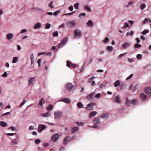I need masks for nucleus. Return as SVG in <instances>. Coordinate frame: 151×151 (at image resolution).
Instances as JSON below:
<instances>
[{"label":"nucleus","mask_w":151,"mask_h":151,"mask_svg":"<svg viewBox=\"0 0 151 151\" xmlns=\"http://www.w3.org/2000/svg\"><path fill=\"white\" fill-rule=\"evenodd\" d=\"M26 31H27L25 29H22L20 33L21 34H22V33H24L26 32Z\"/></svg>","instance_id":"nucleus-63"},{"label":"nucleus","mask_w":151,"mask_h":151,"mask_svg":"<svg viewBox=\"0 0 151 151\" xmlns=\"http://www.w3.org/2000/svg\"><path fill=\"white\" fill-rule=\"evenodd\" d=\"M18 61V58L17 57H14L13 58L12 63H16Z\"/></svg>","instance_id":"nucleus-32"},{"label":"nucleus","mask_w":151,"mask_h":151,"mask_svg":"<svg viewBox=\"0 0 151 151\" xmlns=\"http://www.w3.org/2000/svg\"><path fill=\"white\" fill-rule=\"evenodd\" d=\"M30 58L31 60H33L34 59V55L33 53H32L30 56Z\"/></svg>","instance_id":"nucleus-54"},{"label":"nucleus","mask_w":151,"mask_h":151,"mask_svg":"<svg viewBox=\"0 0 151 151\" xmlns=\"http://www.w3.org/2000/svg\"><path fill=\"white\" fill-rule=\"evenodd\" d=\"M133 76V74H131V75H130L127 78H126V80H128L130 79Z\"/></svg>","instance_id":"nucleus-58"},{"label":"nucleus","mask_w":151,"mask_h":151,"mask_svg":"<svg viewBox=\"0 0 151 151\" xmlns=\"http://www.w3.org/2000/svg\"><path fill=\"white\" fill-rule=\"evenodd\" d=\"M145 93L148 95L151 94V88L150 87H146L144 89Z\"/></svg>","instance_id":"nucleus-9"},{"label":"nucleus","mask_w":151,"mask_h":151,"mask_svg":"<svg viewBox=\"0 0 151 151\" xmlns=\"http://www.w3.org/2000/svg\"><path fill=\"white\" fill-rule=\"evenodd\" d=\"M95 94V93L92 92L86 98V99L89 100H91V99L94 96Z\"/></svg>","instance_id":"nucleus-16"},{"label":"nucleus","mask_w":151,"mask_h":151,"mask_svg":"<svg viewBox=\"0 0 151 151\" xmlns=\"http://www.w3.org/2000/svg\"><path fill=\"white\" fill-rule=\"evenodd\" d=\"M138 101L136 99H134L130 100L128 99L127 97L125 104L127 106H128L130 104H132L134 105H137L138 104Z\"/></svg>","instance_id":"nucleus-1"},{"label":"nucleus","mask_w":151,"mask_h":151,"mask_svg":"<svg viewBox=\"0 0 151 151\" xmlns=\"http://www.w3.org/2000/svg\"><path fill=\"white\" fill-rule=\"evenodd\" d=\"M134 33V32L133 31H131V32H128L126 34L127 36H128L129 35L132 36Z\"/></svg>","instance_id":"nucleus-34"},{"label":"nucleus","mask_w":151,"mask_h":151,"mask_svg":"<svg viewBox=\"0 0 151 151\" xmlns=\"http://www.w3.org/2000/svg\"><path fill=\"white\" fill-rule=\"evenodd\" d=\"M109 116L108 113H103L99 117L103 119H107Z\"/></svg>","instance_id":"nucleus-12"},{"label":"nucleus","mask_w":151,"mask_h":151,"mask_svg":"<svg viewBox=\"0 0 151 151\" xmlns=\"http://www.w3.org/2000/svg\"><path fill=\"white\" fill-rule=\"evenodd\" d=\"M120 82L119 80L116 81L114 83V86L115 87L118 86L120 85Z\"/></svg>","instance_id":"nucleus-29"},{"label":"nucleus","mask_w":151,"mask_h":151,"mask_svg":"<svg viewBox=\"0 0 151 151\" xmlns=\"http://www.w3.org/2000/svg\"><path fill=\"white\" fill-rule=\"evenodd\" d=\"M59 135L58 133L54 134L51 137V139L52 141L56 142L58 139Z\"/></svg>","instance_id":"nucleus-6"},{"label":"nucleus","mask_w":151,"mask_h":151,"mask_svg":"<svg viewBox=\"0 0 151 151\" xmlns=\"http://www.w3.org/2000/svg\"><path fill=\"white\" fill-rule=\"evenodd\" d=\"M151 22V20L150 19H148L147 18H146L145 19L144 21L143 22V24H144L146 23L147 22Z\"/></svg>","instance_id":"nucleus-25"},{"label":"nucleus","mask_w":151,"mask_h":151,"mask_svg":"<svg viewBox=\"0 0 151 151\" xmlns=\"http://www.w3.org/2000/svg\"><path fill=\"white\" fill-rule=\"evenodd\" d=\"M96 105V104L93 102H91L87 104L86 107V109L88 111H92L93 109V107Z\"/></svg>","instance_id":"nucleus-2"},{"label":"nucleus","mask_w":151,"mask_h":151,"mask_svg":"<svg viewBox=\"0 0 151 151\" xmlns=\"http://www.w3.org/2000/svg\"><path fill=\"white\" fill-rule=\"evenodd\" d=\"M53 35L54 37L57 36L58 35V33L57 31H55L53 33Z\"/></svg>","instance_id":"nucleus-45"},{"label":"nucleus","mask_w":151,"mask_h":151,"mask_svg":"<svg viewBox=\"0 0 151 151\" xmlns=\"http://www.w3.org/2000/svg\"><path fill=\"white\" fill-rule=\"evenodd\" d=\"M50 26H51V24H49L48 23H47L45 25V29H49L50 27Z\"/></svg>","instance_id":"nucleus-37"},{"label":"nucleus","mask_w":151,"mask_h":151,"mask_svg":"<svg viewBox=\"0 0 151 151\" xmlns=\"http://www.w3.org/2000/svg\"><path fill=\"white\" fill-rule=\"evenodd\" d=\"M13 37V35L12 33H9L6 35V38L7 40H9L12 39Z\"/></svg>","instance_id":"nucleus-18"},{"label":"nucleus","mask_w":151,"mask_h":151,"mask_svg":"<svg viewBox=\"0 0 151 151\" xmlns=\"http://www.w3.org/2000/svg\"><path fill=\"white\" fill-rule=\"evenodd\" d=\"M126 53H127V52H125L123 54H121L119 56L118 58H121L123 56H124Z\"/></svg>","instance_id":"nucleus-59"},{"label":"nucleus","mask_w":151,"mask_h":151,"mask_svg":"<svg viewBox=\"0 0 151 151\" xmlns=\"http://www.w3.org/2000/svg\"><path fill=\"white\" fill-rule=\"evenodd\" d=\"M63 115L62 113L60 111H55L54 113L55 118H60Z\"/></svg>","instance_id":"nucleus-4"},{"label":"nucleus","mask_w":151,"mask_h":151,"mask_svg":"<svg viewBox=\"0 0 151 151\" xmlns=\"http://www.w3.org/2000/svg\"><path fill=\"white\" fill-rule=\"evenodd\" d=\"M35 77H31L30 79H28L29 85H32L33 84V82L35 79Z\"/></svg>","instance_id":"nucleus-11"},{"label":"nucleus","mask_w":151,"mask_h":151,"mask_svg":"<svg viewBox=\"0 0 151 151\" xmlns=\"http://www.w3.org/2000/svg\"><path fill=\"white\" fill-rule=\"evenodd\" d=\"M60 101L64 102L67 104H70L71 102L70 100L68 98L62 99H61Z\"/></svg>","instance_id":"nucleus-17"},{"label":"nucleus","mask_w":151,"mask_h":151,"mask_svg":"<svg viewBox=\"0 0 151 151\" xmlns=\"http://www.w3.org/2000/svg\"><path fill=\"white\" fill-rule=\"evenodd\" d=\"M11 129L12 130V131H14L15 130V128L13 127H9V129Z\"/></svg>","instance_id":"nucleus-61"},{"label":"nucleus","mask_w":151,"mask_h":151,"mask_svg":"<svg viewBox=\"0 0 151 151\" xmlns=\"http://www.w3.org/2000/svg\"><path fill=\"white\" fill-rule=\"evenodd\" d=\"M95 78V77L93 76L92 77H91V78H90V79H89L88 81L89 83H91V82Z\"/></svg>","instance_id":"nucleus-49"},{"label":"nucleus","mask_w":151,"mask_h":151,"mask_svg":"<svg viewBox=\"0 0 151 151\" xmlns=\"http://www.w3.org/2000/svg\"><path fill=\"white\" fill-rule=\"evenodd\" d=\"M142 57L141 55L140 54H138L137 56V58L138 59H140Z\"/></svg>","instance_id":"nucleus-52"},{"label":"nucleus","mask_w":151,"mask_h":151,"mask_svg":"<svg viewBox=\"0 0 151 151\" xmlns=\"http://www.w3.org/2000/svg\"><path fill=\"white\" fill-rule=\"evenodd\" d=\"M130 45L129 43L127 42H125L124 44H122V47L123 49H126L129 47Z\"/></svg>","instance_id":"nucleus-14"},{"label":"nucleus","mask_w":151,"mask_h":151,"mask_svg":"<svg viewBox=\"0 0 151 151\" xmlns=\"http://www.w3.org/2000/svg\"><path fill=\"white\" fill-rule=\"evenodd\" d=\"M86 16V14L84 13H82L80 14L79 17L80 18H81L82 16L84 17Z\"/></svg>","instance_id":"nucleus-41"},{"label":"nucleus","mask_w":151,"mask_h":151,"mask_svg":"<svg viewBox=\"0 0 151 151\" xmlns=\"http://www.w3.org/2000/svg\"><path fill=\"white\" fill-rule=\"evenodd\" d=\"M87 25L89 27H92L93 26V23L92 22V21L90 20H89L87 23Z\"/></svg>","instance_id":"nucleus-30"},{"label":"nucleus","mask_w":151,"mask_h":151,"mask_svg":"<svg viewBox=\"0 0 151 151\" xmlns=\"http://www.w3.org/2000/svg\"><path fill=\"white\" fill-rule=\"evenodd\" d=\"M76 22L74 20L68 21L66 22V25L69 27H71L72 26L75 25L76 24Z\"/></svg>","instance_id":"nucleus-5"},{"label":"nucleus","mask_w":151,"mask_h":151,"mask_svg":"<svg viewBox=\"0 0 151 151\" xmlns=\"http://www.w3.org/2000/svg\"><path fill=\"white\" fill-rule=\"evenodd\" d=\"M84 8L88 12H90L91 11L90 8L88 6L86 5L84 6Z\"/></svg>","instance_id":"nucleus-36"},{"label":"nucleus","mask_w":151,"mask_h":151,"mask_svg":"<svg viewBox=\"0 0 151 151\" xmlns=\"http://www.w3.org/2000/svg\"><path fill=\"white\" fill-rule=\"evenodd\" d=\"M82 35L81 32L78 29L75 30L74 32V38H76L77 37H80Z\"/></svg>","instance_id":"nucleus-3"},{"label":"nucleus","mask_w":151,"mask_h":151,"mask_svg":"<svg viewBox=\"0 0 151 151\" xmlns=\"http://www.w3.org/2000/svg\"><path fill=\"white\" fill-rule=\"evenodd\" d=\"M65 45L62 43L61 42L60 43H59L58 45V47L59 48H61L63 47Z\"/></svg>","instance_id":"nucleus-42"},{"label":"nucleus","mask_w":151,"mask_h":151,"mask_svg":"<svg viewBox=\"0 0 151 151\" xmlns=\"http://www.w3.org/2000/svg\"><path fill=\"white\" fill-rule=\"evenodd\" d=\"M77 106L78 108H81L83 107V105L81 102H78L77 104Z\"/></svg>","instance_id":"nucleus-31"},{"label":"nucleus","mask_w":151,"mask_h":151,"mask_svg":"<svg viewBox=\"0 0 151 151\" xmlns=\"http://www.w3.org/2000/svg\"><path fill=\"white\" fill-rule=\"evenodd\" d=\"M140 8L142 10L145 7L146 5L145 4H142L140 5Z\"/></svg>","instance_id":"nucleus-38"},{"label":"nucleus","mask_w":151,"mask_h":151,"mask_svg":"<svg viewBox=\"0 0 151 151\" xmlns=\"http://www.w3.org/2000/svg\"><path fill=\"white\" fill-rule=\"evenodd\" d=\"M115 102L116 103L120 104L122 103V101L120 99V97L119 95H117L116 96L114 99Z\"/></svg>","instance_id":"nucleus-10"},{"label":"nucleus","mask_w":151,"mask_h":151,"mask_svg":"<svg viewBox=\"0 0 151 151\" xmlns=\"http://www.w3.org/2000/svg\"><path fill=\"white\" fill-rule=\"evenodd\" d=\"M46 127L43 124H40L39 125L38 127V131L39 132H41L44 130V129L46 128Z\"/></svg>","instance_id":"nucleus-8"},{"label":"nucleus","mask_w":151,"mask_h":151,"mask_svg":"<svg viewBox=\"0 0 151 151\" xmlns=\"http://www.w3.org/2000/svg\"><path fill=\"white\" fill-rule=\"evenodd\" d=\"M68 9L71 11H73V6H71L69 7L68 8Z\"/></svg>","instance_id":"nucleus-64"},{"label":"nucleus","mask_w":151,"mask_h":151,"mask_svg":"<svg viewBox=\"0 0 151 151\" xmlns=\"http://www.w3.org/2000/svg\"><path fill=\"white\" fill-rule=\"evenodd\" d=\"M7 74L6 72H5L2 75V76L4 77H6L7 76Z\"/></svg>","instance_id":"nucleus-55"},{"label":"nucleus","mask_w":151,"mask_h":151,"mask_svg":"<svg viewBox=\"0 0 151 151\" xmlns=\"http://www.w3.org/2000/svg\"><path fill=\"white\" fill-rule=\"evenodd\" d=\"M75 12H73L71 13H70L67 14H65L63 15H63H72Z\"/></svg>","instance_id":"nucleus-48"},{"label":"nucleus","mask_w":151,"mask_h":151,"mask_svg":"<svg viewBox=\"0 0 151 151\" xmlns=\"http://www.w3.org/2000/svg\"><path fill=\"white\" fill-rule=\"evenodd\" d=\"M53 105L50 104L46 108V110H51L53 108Z\"/></svg>","instance_id":"nucleus-26"},{"label":"nucleus","mask_w":151,"mask_h":151,"mask_svg":"<svg viewBox=\"0 0 151 151\" xmlns=\"http://www.w3.org/2000/svg\"><path fill=\"white\" fill-rule=\"evenodd\" d=\"M97 114V112L95 111H93L91 112L89 115V118H91L92 116L96 115Z\"/></svg>","instance_id":"nucleus-20"},{"label":"nucleus","mask_w":151,"mask_h":151,"mask_svg":"<svg viewBox=\"0 0 151 151\" xmlns=\"http://www.w3.org/2000/svg\"><path fill=\"white\" fill-rule=\"evenodd\" d=\"M35 142L36 144H38L41 142V140L40 139H37L35 140Z\"/></svg>","instance_id":"nucleus-44"},{"label":"nucleus","mask_w":151,"mask_h":151,"mask_svg":"<svg viewBox=\"0 0 151 151\" xmlns=\"http://www.w3.org/2000/svg\"><path fill=\"white\" fill-rule=\"evenodd\" d=\"M7 125V123L4 122L2 121L0 122V125L2 127H5Z\"/></svg>","instance_id":"nucleus-27"},{"label":"nucleus","mask_w":151,"mask_h":151,"mask_svg":"<svg viewBox=\"0 0 151 151\" xmlns=\"http://www.w3.org/2000/svg\"><path fill=\"white\" fill-rule=\"evenodd\" d=\"M78 129L77 127H74L71 129L72 133H73L75 131L78 130Z\"/></svg>","instance_id":"nucleus-28"},{"label":"nucleus","mask_w":151,"mask_h":151,"mask_svg":"<svg viewBox=\"0 0 151 151\" xmlns=\"http://www.w3.org/2000/svg\"><path fill=\"white\" fill-rule=\"evenodd\" d=\"M106 49L108 50L110 52L112 51L113 50V48L111 46H107Z\"/></svg>","instance_id":"nucleus-33"},{"label":"nucleus","mask_w":151,"mask_h":151,"mask_svg":"<svg viewBox=\"0 0 151 151\" xmlns=\"http://www.w3.org/2000/svg\"><path fill=\"white\" fill-rule=\"evenodd\" d=\"M52 4L53 2L52 1H51L49 4V6L51 8H53L54 7Z\"/></svg>","instance_id":"nucleus-51"},{"label":"nucleus","mask_w":151,"mask_h":151,"mask_svg":"<svg viewBox=\"0 0 151 151\" xmlns=\"http://www.w3.org/2000/svg\"><path fill=\"white\" fill-rule=\"evenodd\" d=\"M68 40V39L67 37H65L64 38H63L61 41V42L64 45H65L66 43L67 42V41Z\"/></svg>","instance_id":"nucleus-24"},{"label":"nucleus","mask_w":151,"mask_h":151,"mask_svg":"<svg viewBox=\"0 0 151 151\" xmlns=\"http://www.w3.org/2000/svg\"><path fill=\"white\" fill-rule=\"evenodd\" d=\"M101 94L100 93H98L95 96V97L96 98H99L100 97Z\"/></svg>","instance_id":"nucleus-57"},{"label":"nucleus","mask_w":151,"mask_h":151,"mask_svg":"<svg viewBox=\"0 0 151 151\" xmlns=\"http://www.w3.org/2000/svg\"><path fill=\"white\" fill-rule=\"evenodd\" d=\"M79 4L78 3H76L74 5V7L76 9H78V7L79 6Z\"/></svg>","instance_id":"nucleus-47"},{"label":"nucleus","mask_w":151,"mask_h":151,"mask_svg":"<svg viewBox=\"0 0 151 151\" xmlns=\"http://www.w3.org/2000/svg\"><path fill=\"white\" fill-rule=\"evenodd\" d=\"M34 128L33 126H30L29 128V130H33L34 129Z\"/></svg>","instance_id":"nucleus-62"},{"label":"nucleus","mask_w":151,"mask_h":151,"mask_svg":"<svg viewBox=\"0 0 151 151\" xmlns=\"http://www.w3.org/2000/svg\"><path fill=\"white\" fill-rule=\"evenodd\" d=\"M66 88L67 89L70 91L74 88V86L72 83H68L66 85Z\"/></svg>","instance_id":"nucleus-7"},{"label":"nucleus","mask_w":151,"mask_h":151,"mask_svg":"<svg viewBox=\"0 0 151 151\" xmlns=\"http://www.w3.org/2000/svg\"><path fill=\"white\" fill-rule=\"evenodd\" d=\"M70 137L69 136H67L65 137L63 143L64 144H66L68 141H70Z\"/></svg>","instance_id":"nucleus-13"},{"label":"nucleus","mask_w":151,"mask_h":151,"mask_svg":"<svg viewBox=\"0 0 151 151\" xmlns=\"http://www.w3.org/2000/svg\"><path fill=\"white\" fill-rule=\"evenodd\" d=\"M137 85H136L133 88L132 90L133 92L135 91L137 88Z\"/></svg>","instance_id":"nucleus-60"},{"label":"nucleus","mask_w":151,"mask_h":151,"mask_svg":"<svg viewBox=\"0 0 151 151\" xmlns=\"http://www.w3.org/2000/svg\"><path fill=\"white\" fill-rule=\"evenodd\" d=\"M60 10H58V11H55L53 13V14L54 15L57 16L58 14L60 13Z\"/></svg>","instance_id":"nucleus-40"},{"label":"nucleus","mask_w":151,"mask_h":151,"mask_svg":"<svg viewBox=\"0 0 151 151\" xmlns=\"http://www.w3.org/2000/svg\"><path fill=\"white\" fill-rule=\"evenodd\" d=\"M93 122L96 124H99L100 123V119L98 118H95L93 120Z\"/></svg>","instance_id":"nucleus-21"},{"label":"nucleus","mask_w":151,"mask_h":151,"mask_svg":"<svg viewBox=\"0 0 151 151\" xmlns=\"http://www.w3.org/2000/svg\"><path fill=\"white\" fill-rule=\"evenodd\" d=\"M149 31L148 30H144L142 32V33L143 35H145L149 32Z\"/></svg>","instance_id":"nucleus-46"},{"label":"nucleus","mask_w":151,"mask_h":151,"mask_svg":"<svg viewBox=\"0 0 151 151\" xmlns=\"http://www.w3.org/2000/svg\"><path fill=\"white\" fill-rule=\"evenodd\" d=\"M50 115V113L49 111H48L46 113L43 114H41V116H43L44 117H48Z\"/></svg>","instance_id":"nucleus-19"},{"label":"nucleus","mask_w":151,"mask_h":151,"mask_svg":"<svg viewBox=\"0 0 151 151\" xmlns=\"http://www.w3.org/2000/svg\"><path fill=\"white\" fill-rule=\"evenodd\" d=\"M141 45L138 43L136 44L134 46L135 48H138L141 47Z\"/></svg>","instance_id":"nucleus-35"},{"label":"nucleus","mask_w":151,"mask_h":151,"mask_svg":"<svg viewBox=\"0 0 151 151\" xmlns=\"http://www.w3.org/2000/svg\"><path fill=\"white\" fill-rule=\"evenodd\" d=\"M129 27L128 24L127 22H125L124 24V28H127Z\"/></svg>","instance_id":"nucleus-50"},{"label":"nucleus","mask_w":151,"mask_h":151,"mask_svg":"<svg viewBox=\"0 0 151 151\" xmlns=\"http://www.w3.org/2000/svg\"><path fill=\"white\" fill-rule=\"evenodd\" d=\"M109 39L108 37H106L105 38V39L104 40V43H106L108 42H109Z\"/></svg>","instance_id":"nucleus-43"},{"label":"nucleus","mask_w":151,"mask_h":151,"mask_svg":"<svg viewBox=\"0 0 151 151\" xmlns=\"http://www.w3.org/2000/svg\"><path fill=\"white\" fill-rule=\"evenodd\" d=\"M139 96L140 98L143 101L145 100L147 98L146 95L143 93L140 94Z\"/></svg>","instance_id":"nucleus-15"},{"label":"nucleus","mask_w":151,"mask_h":151,"mask_svg":"<svg viewBox=\"0 0 151 151\" xmlns=\"http://www.w3.org/2000/svg\"><path fill=\"white\" fill-rule=\"evenodd\" d=\"M133 5V2L132 1H130L129 2L128 4V5H126L125 6L126 7H128L130 5Z\"/></svg>","instance_id":"nucleus-53"},{"label":"nucleus","mask_w":151,"mask_h":151,"mask_svg":"<svg viewBox=\"0 0 151 151\" xmlns=\"http://www.w3.org/2000/svg\"><path fill=\"white\" fill-rule=\"evenodd\" d=\"M45 102V101L44 100L43 98H42L41 99L40 101V102H39L38 106H42V105Z\"/></svg>","instance_id":"nucleus-23"},{"label":"nucleus","mask_w":151,"mask_h":151,"mask_svg":"<svg viewBox=\"0 0 151 151\" xmlns=\"http://www.w3.org/2000/svg\"><path fill=\"white\" fill-rule=\"evenodd\" d=\"M41 26V24L39 22H37L35 24V26L34 27V28L35 29H38L40 28Z\"/></svg>","instance_id":"nucleus-22"},{"label":"nucleus","mask_w":151,"mask_h":151,"mask_svg":"<svg viewBox=\"0 0 151 151\" xmlns=\"http://www.w3.org/2000/svg\"><path fill=\"white\" fill-rule=\"evenodd\" d=\"M72 64V63L70 62L69 61H67V63L66 65V66L68 67H70V65H71Z\"/></svg>","instance_id":"nucleus-39"},{"label":"nucleus","mask_w":151,"mask_h":151,"mask_svg":"<svg viewBox=\"0 0 151 151\" xmlns=\"http://www.w3.org/2000/svg\"><path fill=\"white\" fill-rule=\"evenodd\" d=\"M77 124L79 125V126H83L84 125V123L83 122H77Z\"/></svg>","instance_id":"nucleus-56"}]
</instances>
